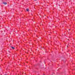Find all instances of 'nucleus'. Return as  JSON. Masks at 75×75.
Wrapping results in <instances>:
<instances>
[{"instance_id":"f257e3e1","label":"nucleus","mask_w":75,"mask_h":75,"mask_svg":"<svg viewBox=\"0 0 75 75\" xmlns=\"http://www.w3.org/2000/svg\"><path fill=\"white\" fill-rule=\"evenodd\" d=\"M3 4H4L5 5H6V4H7L6 2H3Z\"/></svg>"},{"instance_id":"f03ea898","label":"nucleus","mask_w":75,"mask_h":75,"mask_svg":"<svg viewBox=\"0 0 75 75\" xmlns=\"http://www.w3.org/2000/svg\"><path fill=\"white\" fill-rule=\"evenodd\" d=\"M11 48H12V49L14 50V49H15V48L13 47H11Z\"/></svg>"},{"instance_id":"7ed1b4c3","label":"nucleus","mask_w":75,"mask_h":75,"mask_svg":"<svg viewBox=\"0 0 75 75\" xmlns=\"http://www.w3.org/2000/svg\"><path fill=\"white\" fill-rule=\"evenodd\" d=\"M26 10L27 11H28L29 10V9H28V8L26 9Z\"/></svg>"},{"instance_id":"20e7f679","label":"nucleus","mask_w":75,"mask_h":75,"mask_svg":"<svg viewBox=\"0 0 75 75\" xmlns=\"http://www.w3.org/2000/svg\"><path fill=\"white\" fill-rule=\"evenodd\" d=\"M67 47H68V46H67Z\"/></svg>"},{"instance_id":"39448f33","label":"nucleus","mask_w":75,"mask_h":75,"mask_svg":"<svg viewBox=\"0 0 75 75\" xmlns=\"http://www.w3.org/2000/svg\"><path fill=\"white\" fill-rule=\"evenodd\" d=\"M34 0L36 1L37 0Z\"/></svg>"},{"instance_id":"423d86ee","label":"nucleus","mask_w":75,"mask_h":75,"mask_svg":"<svg viewBox=\"0 0 75 75\" xmlns=\"http://www.w3.org/2000/svg\"><path fill=\"white\" fill-rule=\"evenodd\" d=\"M69 30H70V29H69Z\"/></svg>"},{"instance_id":"0eeeda50","label":"nucleus","mask_w":75,"mask_h":75,"mask_svg":"<svg viewBox=\"0 0 75 75\" xmlns=\"http://www.w3.org/2000/svg\"><path fill=\"white\" fill-rule=\"evenodd\" d=\"M45 16H46V15H45Z\"/></svg>"}]
</instances>
